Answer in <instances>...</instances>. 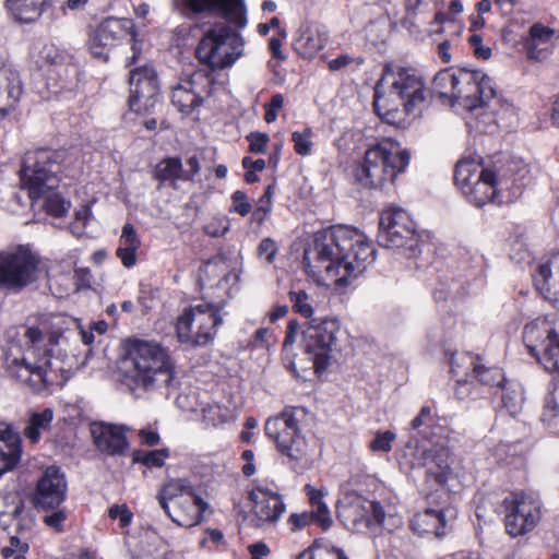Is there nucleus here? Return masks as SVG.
<instances>
[{
	"label": "nucleus",
	"mask_w": 559,
	"mask_h": 559,
	"mask_svg": "<svg viewBox=\"0 0 559 559\" xmlns=\"http://www.w3.org/2000/svg\"><path fill=\"white\" fill-rule=\"evenodd\" d=\"M376 250L358 229L333 226L318 231L305 250V269L318 284L345 287L374 260Z\"/></svg>",
	"instance_id": "f257e3e1"
},
{
	"label": "nucleus",
	"mask_w": 559,
	"mask_h": 559,
	"mask_svg": "<svg viewBox=\"0 0 559 559\" xmlns=\"http://www.w3.org/2000/svg\"><path fill=\"white\" fill-rule=\"evenodd\" d=\"M518 164L504 156L487 165L463 159L456 164L454 180L466 199L475 206L492 202L511 203L521 194L513 178Z\"/></svg>",
	"instance_id": "f03ea898"
},
{
	"label": "nucleus",
	"mask_w": 559,
	"mask_h": 559,
	"mask_svg": "<svg viewBox=\"0 0 559 559\" xmlns=\"http://www.w3.org/2000/svg\"><path fill=\"white\" fill-rule=\"evenodd\" d=\"M173 380L174 364L164 347L138 338L127 341L121 383L131 394L139 397L162 390Z\"/></svg>",
	"instance_id": "7ed1b4c3"
},
{
	"label": "nucleus",
	"mask_w": 559,
	"mask_h": 559,
	"mask_svg": "<svg viewBox=\"0 0 559 559\" xmlns=\"http://www.w3.org/2000/svg\"><path fill=\"white\" fill-rule=\"evenodd\" d=\"M409 159L408 151L397 141L384 139L366 151L362 163L356 169L357 180L365 187H381L405 171Z\"/></svg>",
	"instance_id": "20e7f679"
},
{
	"label": "nucleus",
	"mask_w": 559,
	"mask_h": 559,
	"mask_svg": "<svg viewBox=\"0 0 559 559\" xmlns=\"http://www.w3.org/2000/svg\"><path fill=\"white\" fill-rule=\"evenodd\" d=\"M64 152L50 148L27 151L20 169L21 188L35 203L51 189H57L60 182L61 164Z\"/></svg>",
	"instance_id": "39448f33"
},
{
	"label": "nucleus",
	"mask_w": 559,
	"mask_h": 559,
	"mask_svg": "<svg viewBox=\"0 0 559 559\" xmlns=\"http://www.w3.org/2000/svg\"><path fill=\"white\" fill-rule=\"evenodd\" d=\"M62 338V335L58 332L47 333L38 326L24 328L25 349L33 354L43 355L40 362L33 365L29 373L27 386L33 391L40 392L59 383L60 373L64 371V367L52 358Z\"/></svg>",
	"instance_id": "423d86ee"
},
{
	"label": "nucleus",
	"mask_w": 559,
	"mask_h": 559,
	"mask_svg": "<svg viewBox=\"0 0 559 559\" xmlns=\"http://www.w3.org/2000/svg\"><path fill=\"white\" fill-rule=\"evenodd\" d=\"M224 306V302L203 301L185 308L176 321L179 342L194 347L213 342L223 324Z\"/></svg>",
	"instance_id": "0eeeda50"
},
{
	"label": "nucleus",
	"mask_w": 559,
	"mask_h": 559,
	"mask_svg": "<svg viewBox=\"0 0 559 559\" xmlns=\"http://www.w3.org/2000/svg\"><path fill=\"white\" fill-rule=\"evenodd\" d=\"M156 498L165 513L179 526L192 527L199 524L207 509V503L185 478L168 480Z\"/></svg>",
	"instance_id": "6e6552de"
},
{
	"label": "nucleus",
	"mask_w": 559,
	"mask_h": 559,
	"mask_svg": "<svg viewBox=\"0 0 559 559\" xmlns=\"http://www.w3.org/2000/svg\"><path fill=\"white\" fill-rule=\"evenodd\" d=\"M44 273L40 255L19 245L0 252V288L19 294L39 281Z\"/></svg>",
	"instance_id": "1a4fd4ad"
},
{
	"label": "nucleus",
	"mask_w": 559,
	"mask_h": 559,
	"mask_svg": "<svg viewBox=\"0 0 559 559\" xmlns=\"http://www.w3.org/2000/svg\"><path fill=\"white\" fill-rule=\"evenodd\" d=\"M245 40L239 33L225 23H217L206 31L197 47L201 63L214 70L231 67L242 55Z\"/></svg>",
	"instance_id": "9d476101"
},
{
	"label": "nucleus",
	"mask_w": 559,
	"mask_h": 559,
	"mask_svg": "<svg viewBox=\"0 0 559 559\" xmlns=\"http://www.w3.org/2000/svg\"><path fill=\"white\" fill-rule=\"evenodd\" d=\"M340 324L335 319L313 318L302 329V347L313 362L317 373L322 372L331 362L337 347Z\"/></svg>",
	"instance_id": "9b49d317"
},
{
	"label": "nucleus",
	"mask_w": 559,
	"mask_h": 559,
	"mask_svg": "<svg viewBox=\"0 0 559 559\" xmlns=\"http://www.w3.org/2000/svg\"><path fill=\"white\" fill-rule=\"evenodd\" d=\"M295 407L285 408L278 416L269 418L265 423V433L277 447L282 455L292 461L307 460L311 449L306 438L300 433Z\"/></svg>",
	"instance_id": "f8f14e48"
},
{
	"label": "nucleus",
	"mask_w": 559,
	"mask_h": 559,
	"mask_svg": "<svg viewBox=\"0 0 559 559\" xmlns=\"http://www.w3.org/2000/svg\"><path fill=\"white\" fill-rule=\"evenodd\" d=\"M450 450L447 445L432 441L412 439L405 447L402 459L411 468H426L428 478L444 485L451 473Z\"/></svg>",
	"instance_id": "ddd939ff"
},
{
	"label": "nucleus",
	"mask_w": 559,
	"mask_h": 559,
	"mask_svg": "<svg viewBox=\"0 0 559 559\" xmlns=\"http://www.w3.org/2000/svg\"><path fill=\"white\" fill-rule=\"evenodd\" d=\"M542 500L534 492H511L502 501L507 533L518 537L532 532L542 519Z\"/></svg>",
	"instance_id": "4468645a"
},
{
	"label": "nucleus",
	"mask_w": 559,
	"mask_h": 559,
	"mask_svg": "<svg viewBox=\"0 0 559 559\" xmlns=\"http://www.w3.org/2000/svg\"><path fill=\"white\" fill-rule=\"evenodd\" d=\"M378 242L390 249H404L408 257H415L418 239L409 215L400 207H391L381 213Z\"/></svg>",
	"instance_id": "2eb2a0df"
},
{
	"label": "nucleus",
	"mask_w": 559,
	"mask_h": 559,
	"mask_svg": "<svg viewBox=\"0 0 559 559\" xmlns=\"http://www.w3.org/2000/svg\"><path fill=\"white\" fill-rule=\"evenodd\" d=\"M496 96V88L490 78L479 70L467 68L456 69V81L453 87L451 106H460L473 111L487 106Z\"/></svg>",
	"instance_id": "dca6fc26"
},
{
	"label": "nucleus",
	"mask_w": 559,
	"mask_h": 559,
	"mask_svg": "<svg viewBox=\"0 0 559 559\" xmlns=\"http://www.w3.org/2000/svg\"><path fill=\"white\" fill-rule=\"evenodd\" d=\"M523 342L546 370L559 372V335L547 320H535L526 324Z\"/></svg>",
	"instance_id": "f3484780"
},
{
	"label": "nucleus",
	"mask_w": 559,
	"mask_h": 559,
	"mask_svg": "<svg viewBox=\"0 0 559 559\" xmlns=\"http://www.w3.org/2000/svg\"><path fill=\"white\" fill-rule=\"evenodd\" d=\"M385 81L391 82V92L403 100L404 109L408 115L421 108L426 100L425 85L415 70L399 68L394 71L385 67L378 85Z\"/></svg>",
	"instance_id": "a211bd4d"
},
{
	"label": "nucleus",
	"mask_w": 559,
	"mask_h": 559,
	"mask_svg": "<svg viewBox=\"0 0 559 559\" xmlns=\"http://www.w3.org/2000/svg\"><path fill=\"white\" fill-rule=\"evenodd\" d=\"M68 481L63 471L56 465L46 467L32 495V503L37 510L48 512L60 507L67 499Z\"/></svg>",
	"instance_id": "6ab92c4d"
},
{
	"label": "nucleus",
	"mask_w": 559,
	"mask_h": 559,
	"mask_svg": "<svg viewBox=\"0 0 559 559\" xmlns=\"http://www.w3.org/2000/svg\"><path fill=\"white\" fill-rule=\"evenodd\" d=\"M129 35L132 38L135 35L132 20L107 17L90 35V51L94 57L107 60L110 49Z\"/></svg>",
	"instance_id": "aec40b11"
},
{
	"label": "nucleus",
	"mask_w": 559,
	"mask_h": 559,
	"mask_svg": "<svg viewBox=\"0 0 559 559\" xmlns=\"http://www.w3.org/2000/svg\"><path fill=\"white\" fill-rule=\"evenodd\" d=\"M214 88L212 72L195 71L188 80L173 88L171 103L183 114H190L203 104L205 96H211Z\"/></svg>",
	"instance_id": "412c9836"
},
{
	"label": "nucleus",
	"mask_w": 559,
	"mask_h": 559,
	"mask_svg": "<svg viewBox=\"0 0 559 559\" xmlns=\"http://www.w3.org/2000/svg\"><path fill=\"white\" fill-rule=\"evenodd\" d=\"M158 80L152 67H142L130 72V109L135 112H146L158 100Z\"/></svg>",
	"instance_id": "4be33fe9"
},
{
	"label": "nucleus",
	"mask_w": 559,
	"mask_h": 559,
	"mask_svg": "<svg viewBox=\"0 0 559 559\" xmlns=\"http://www.w3.org/2000/svg\"><path fill=\"white\" fill-rule=\"evenodd\" d=\"M178 8L186 15L219 14L238 27H243L247 23L242 0H179Z\"/></svg>",
	"instance_id": "5701e85b"
},
{
	"label": "nucleus",
	"mask_w": 559,
	"mask_h": 559,
	"mask_svg": "<svg viewBox=\"0 0 559 559\" xmlns=\"http://www.w3.org/2000/svg\"><path fill=\"white\" fill-rule=\"evenodd\" d=\"M341 515L352 524L353 530L360 531L382 526L385 511L379 502L357 497L344 507Z\"/></svg>",
	"instance_id": "b1692460"
},
{
	"label": "nucleus",
	"mask_w": 559,
	"mask_h": 559,
	"mask_svg": "<svg viewBox=\"0 0 559 559\" xmlns=\"http://www.w3.org/2000/svg\"><path fill=\"white\" fill-rule=\"evenodd\" d=\"M455 511L451 508H428L413 516L411 528L419 536L433 535L440 538L445 535V527L449 521L455 518Z\"/></svg>",
	"instance_id": "393cba45"
},
{
	"label": "nucleus",
	"mask_w": 559,
	"mask_h": 559,
	"mask_svg": "<svg viewBox=\"0 0 559 559\" xmlns=\"http://www.w3.org/2000/svg\"><path fill=\"white\" fill-rule=\"evenodd\" d=\"M253 503L254 526L260 527L264 523L276 522L285 511V504L280 495L266 489L255 488L250 492Z\"/></svg>",
	"instance_id": "a878e982"
},
{
	"label": "nucleus",
	"mask_w": 559,
	"mask_h": 559,
	"mask_svg": "<svg viewBox=\"0 0 559 559\" xmlns=\"http://www.w3.org/2000/svg\"><path fill=\"white\" fill-rule=\"evenodd\" d=\"M22 93L19 73L8 64L7 58L0 55V118L15 108Z\"/></svg>",
	"instance_id": "bb28decb"
},
{
	"label": "nucleus",
	"mask_w": 559,
	"mask_h": 559,
	"mask_svg": "<svg viewBox=\"0 0 559 559\" xmlns=\"http://www.w3.org/2000/svg\"><path fill=\"white\" fill-rule=\"evenodd\" d=\"M329 40V31L317 23H302L294 38L295 51L304 58H312Z\"/></svg>",
	"instance_id": "cd10ccee"
},
{
	"label": "nucleus",
	"mask_w": 559,
	"mask_h": 559,
	"mask_svg": "<svg viewBox=\"0 0 559 559\" xmlns=\"http://www.w3.org/2000/svg\"><path fill=\"white\" fill-rule=\"evenodd\" d=\"M91 433L96 448L108 455L123 454L128 448V441L121 426L94 423Z\"/></svg>",
	"instance_id": "c85d7f7f"
},
{
	"label": "nucleus",
	"mask_w": 559,
	"mask_h": 559,
	"mask_svg": "<svg viewBox=\"0 0 559 559\" xmlns=\"http://www.w3.org/2000/svg\"><path fill=\"white\" fill-rule=\"evenodd\" d=\"M140 247L141 240L134 226L130 223L124 224L119 238V246L116 250V255L124 267L130 269L135 265L138 260L136 252Z\"/></svg>",
	"instance_id": "c756f323"
},
{
	"label": "nucleus",
	"mask_w": 559,
	"mask_h": 559,
	"mask_svg": "<svg viewBox=\"0 0 559 559\" xmlns=\"http://www.w3.org/2000/svg\"><path fill=\"white\" fill-rule=\"evenodd\" d=\"M5 4L16 20L32 23L50 5V0H5Z\"/></svg>",
	"instance_id": "7c9ffc66"
},
{
	"label": "nucleus",
	"mask_w": 559,
	"mask_h": 559,
	"mask_svg": "<svg viewBox=\"0 0 559 559\" xmlns=\"http://www.w3.org/2000/svg\"><path fill=\"white\" fill-rule=\"evenodd\" d=\"M554 35V29L543 24L536 23L531 26L530 38L526 41L528 58L537 61L546 59L550 50L548 48H539V45L550 43Z\"/></svg>",
	"instance_id": "2f4dec72"
},
{
	"label": "nucleus",
	"mask_w": 559,
	"mask_h": 559,
	"mask_svg": "<svg viewBox=\"0 0 559 559\" xmlns=\"http://www.w3.org/2000/svg\"><path fill=\"white\" fill-rule=\"evenodd\" d=\"M461 360H464L469 364V366L473 367L472 369V376L483 384L486 385H497L499 388L502 386V384L507 381L504 378V374L500 368L492 367V368H486L485 366L480 364H476L474 361V358L469 355H464L461 357Z\"/></svg>",
	"instance_id": "473e14b6"
},
{
	"label": "nucleus",
	"mask_w": 559,
	"mask_h": 559,
	"mask_svg": "<svg viewBox=\"0 0 559 559\" xmlns=\"http://www.w3.org/2000/svg\"><path fill=\"white\" fill-rule=\"evenodd\" d=\"M154 177L160 182L171 185L177 180H182V164L180 158L168 157L157 163L154 170Z\"/></svg>",
	"instance_id": "72a5a7b5"
},
{
	"label": "nucleus",
	"mask_w": 559,
	"mask_h": 559,
	"mask_svg": "<svg viewBox=\"0 0 559 559\" xmlns=\"http://www.w3.org/2000/svg\"><path fill=\"white\" fill-rule=\"evenodd\" d=\"M52 419L53 412L50 408H45L40 413H33L24 429L25 437L36 443L40 439L41 432L49 428Z\"/></svg>",
	"instance_id": "f704fd0d"
},
{
	"label": "nucleus",
	"mask_w": 559,
	"mask_h": 559,
	"mask_svg": "<svg viewBox=\"0 0 559 559\" xmlns=\"http://www.w3.org/2000/svg\"><path fill=\"white\" fill-rule=\"evenodd\" d=\"M456 81V69H445L439 71L432 81L433 92L444 102L451 105L453 87Z\"/></svg>",
	"instance_id": "c9c22d12"
},
{
	"label": "nucleus",
	"mask_w": 559,
	"mask_h": 559,
	"mask_svg": "<svg viewBox=\"0 0 559 559\" xmlns=\"http://www.w3.org/2000/svg\"><path fill=\"white\" fill-rule=\"evenodd\" d=\"M309 497L313 512L317 513V522L323 530H328L332 524V518L328 506L322 501L323 493L320 490L312 488L310 485L305 487Z\"/></svg>",
	"instance_id": "e433bc0d"
},
{
	"label": "nucleus",
	"mask_w": 559,
	"mask_h": 559,
	"mask_svg": "<svg viewBox=\"0 0 559 559\" xmlns=\"http://www.w3.org/2000/svg\"><path fill=\"white\" fill-rule=\"evenodd\" d=\"M227 263L219 258L205 262L199 271V281L202 286L210 285L213 280L226 276Z\"/></svg>",
	"instance_id": "4c0bfd02"
},
{
	"label": "nucleus",
	"mask_w": 559,
	"mask_h": 559,
	"mask_svg": "<svg viewBox=\"0 0 559 559\" xmlns=\"http://www.w3.org/2000/svg\"><path fill=\"white\" fill-rule=\"evenodd\" d=\"M500 389L502 391L501 400L503 406L510 413H515L521 407L524 400L521 385L507 380Z\"/></svg>",
	"instance_id": "58836bf2"
},
{
	"label": "nucleus",
	"mask_w": 559,
	"mask_h": 559,
	"mask_svg": "<svg viewBox=\"0 0 559 559\" xmlns=\"http://www.w3.org/2000/svg\"><path fill=\"white\" fill-rule=\"evenodd\" d=\"M39 200L44 201L43 206L50 215L61 217L63 216L69 207L70 203L67 202L61 195L56 191V189H51L48 193H45Z\"/></svg>",
	"instance_id": "ea45409f"
},
{
	"label": "nucleus",
	"mask_w": 559,
	"mask_h": 559,
	"mask_svg": "<svg viewBox=\"0 0 559 559\" xmlns=\"http://www.w3.org/2000/svg\"><path fill=\"white\" fill-rule=\"evenodd\" d=\"M559 418V382L548 392L545 397L542 420L549 426Z\"/></svg>",
	"instance_id": "a19ab883"
},
{
	"label": "nucleus",
	"mask_w": 559,
	"mask_h": 559,
	"mask_svg": "<svg viewBox=\"0 0 559 559\" xmlns=\"http://www.w3.org/2000/svg\"><path fill=\"white\" fill-rule=\"evenodd\" d=\"M289 299L293 302V308L296 312L300 313L305 318L312 317L314 310L310 301V297L305 290H292L289 293Z\"/></svg>",
	"instance_id": "79ce46f5"
},
{
	"label": "nucleus",
	"mask_w": 559,
	"mask_h": 559,
	"mask_svg": "<svg viewBox=\"0 0 559 559\" xmlns=\"http://www.w3.org/2000/svg\"><path fill=\"white\" fill-rule=\"evenodd\" d=\"M169 455L168 450H155L150 452H135L133 456L134 462L142 463L148 467H162L165 464V459Z\"/></svg>",
	"instance_id": "37998d69"
},
{
	"label": "nucleus",
	"mask_w": 559,
	"mask_h": 559,
	"mask_svg": "<svg viewBox=\"0 0 559 559\" xmlns=\"http://www.w3.org/2000/svg\"><path fill=\"white\" fill-rule=\"evenodd\" d=\"M21 459V448L0 447V477L12 471Z\"/></svg>",
	"instance_id": "c03bdc74"
},
{
	"label": "nucleus",
	"mask_w": 559,
	"mask_h": 559,
	"mask_svg": "<svg viewBox=\"0 0 559 559\" xmlns=\"http://www.w3.org/2000/svg\"><path fill=\"white\" fill-rule=\"evenodd\" d=\"M32 366L33 364L27 362L24 358L13 359L8 366V372L12 378L27 385Z\"/></svg>",
	"instance_id": "a18cd8bd"
},
{
	"label": "nucleus",
	"mask_w": 559,
	"mask_h": 559,
	"mask_svg": "<svg viewBox=\"0 0 559 559\" xmlns=\"http://www.w3.org/2000/svg\"><path fill=\"white\" fill-rule=\"evenodd\" d=\"M50 513H47L43 518V522L45 525H47L49 528L53 530L57 533H61L64 530V522L69 518V512L64 508H57L53 510H50Z\"/></svg>",
	"instance_id": "49530a36"
},
{
	"label": "nucleus",
	"mask_w": 559,
	"mask_h": 559,
	"mask_svg": "<svg viewBox=\"0 0 559 559\" xmlns=\"http://www.w3.org/2000/svg\"><path fill=\"white\" fill-rule=\"evenodd\" d=\"M396 435L391 431H378L374 438L369 443V449L372 452H390L392 450V442L395 440Z\"/></svg>",
	"instance_id": "de8ad7c7"
},
{
	"label": "nucleus",
	"mask_w": 559,
	"mask_h": 559,
	"mask_svg": "<svg viewBox=\"0 0 559 559\" xmlns=\"http://www.w3.org/2000/svg\"><path fill=\"white\" fill-rule=\"evenodd\" d=\"M229 417V411L219 405H207L203 408V419L207 425L217 426L225 423Z\"/></svg>",
	"instance_id": "09e8293b"
},
{
	"label": "nucleus",
	"mask_w": 559,
	"mask_h": 559,
	"mask_svg": "<svg viewBox=\"0 0 559 559\" xmlns=\"http://www.w3.org/2000/svg\"><path fill=\"white\" fill-rule=\"evenodd\" d=\"M312 130L307 128L302 132L295 131L292 135L295 151L298 155L306 156L312 148Z\"/></svg>",
	"instance_id": "8fccbe9b"
},
{
	"label": "nucleus",
	"mask_w": 559,
	"mask_h": 559,
	"mask_svg": "<svg viewBox=\"0 0 559 559\" xmlns=\"http://www.w3.org/2000/svg\"><path fill=\"white\" fill-rule=\"evenodd\" d=\"M312 522H317V513H314L313 511L293 513L288 518V524L290 525V530L293 532L301 531L302 528L310 525Z\"/></svg>",
	"instance_id": "3c124183"
},
{
	"label": "nucleus",
	"mask_w": 559,
	"mask_h": 559,
	"mask_svg": "<svg viewBox=\"0 0 559 559\" xmlns=\"http://www.w3.org/2000/svg\"><path fill=\"white\" fill-rule=\"evenodd\" d=\"M108 516L118 520L120 527L124 528L131 523L133 514L127 504H114L108 510Z\"/></svg>",
	"instance_id": "603ef678"
},
{
	"label": "nucleus",
	"mask_w": 559,
	"mask_h": 559,
	"mask_svg": "<svg viewBox=\"0 0 559 559\" xmlns=\"http://www.w3.org/2000/svg\"><path fill=\"white\" fill-rule=\"evenodd\" d=\"M0 447L20 448L21 439L10 425L0 423Z\"/></svg>",
	"instance_id": "864d4df0"
},
{
	"label": "nucleus",
	"mask_w": 559,
	"mask_h": 559,
	"mask_svg": "<svg viewBox=\"0 0 559 559\" xmlns=\"http://www.w3.org/2000/svg\"><path fill=\"white\" fill-rule=\"evenodd\" d=\"M233 206L230 209L231 212H236L241 216H247L252 206L247 200V195L245 192L237 190L231 194Z\"/></svg>",
	"instance_id": "5fc2aeb1"
},
{
	"label": "nucleus",
	"mask_w": 559,
	"mask_h": 559,
	"mask_svg": "<svg viewBox=\"0 0 559 559\" xmlns=\"http://www.w3.org/2000/svg\"><path fill=\"white\" fill-rule=\"evenodd\" d=\"M40 59L47 64H60L64 61L66 56L55 45H44L40 50Z\"/></svg>",
	"instance_id": "6e6d98bb"
},
{
	"label": "nucleus",
	"mask_w": 559,
	"mask_h": 559,
	"mask_svg": "<svg viewBox=\"0 0 559 559\" xmlns=\"http://www.w3.org/2000/svg\"><path fill=\"white\" fill-rule=\"evenodd\" d=\"M551 277V269L549 263H543L538 265L537 274L534 277V283L537 289L542 292L550 293V287L548 284L549 278Z\"/></svg>",
	"instance_id": "4d7b16f0"
},
{
	"label": "nucleus",
	"mask_w": 559,
	"mask_h": 559,
	"mask_svg": "<svg viewBox=\"0 0 559 559\" xmlns=\"http://www.w3.org/2000/svg\"><path fill=\"white\" fill-rule=\"evenodd\" d=\"M247 140L250 144V152L258 154L264 152V148L269 142V135L261 132H251L247 135Z\"/></svg>",
	"instance_id": "13d9d810"
},
{
	"label": "nucleus",
	"mask_w": 559,
	"mask_h": 559,
	"mask_svg": "<svg viewBox=\"0 0 559 559\" xmlns=\"http://www.w3.org/2000/svg\"><path fill=\"white\" fill-rule=\"evenodd\" d=\"M277 252V247L271 238L263 239L258 247V255L271 263Z\"/></svg>",
	"instance_id": "bf43d9fd"
},
{
	"label": "nucleus",
	"mask_w": 559,
	"mask_h": 559,
	"mask_svg": "<svg viewBox=\"0 0 559 559\" xmlns=\"http://www.w3.org/2000/svg\"><path fill=\"white\" fill-rule=\"evenodd\" d=\"M204 230L212 237H222L228 230V224L223 218H215L205 225Z\"/></svg>",
	"instance_id": "052dcab7"
},
{
	"label": "nucleus",
	"mask_w": 559,
	"mask_h": 559,
	"mask_svg": "<svg viewBox=\"0 0 559 559\" xmlns=\"http://www.w3.org/2000/svg\"><path fill=\"white\" fill-rule=\"evenodd\" d=\"M432 421V411L429 406H424L419 414L412 420L411 426L417 430L423 426L428 425Z\"/></svg>",
	"instance_id": "680f3d73"
},
{
	"label": "nucleus",
	"mask_w": 559,
	"mask_h": 559,
	"mask_svg": "<svg viewBox=\"0 0 559 559\" xmlns=\"http://www.w3.org/2000/svg\"><path fill=\"white\" fill-rule=\"evenodd\" d=\"M200 171V163L197 156H192L186 162V167H182V180L189 181Z\"/></svg>",
	"instance_id": "e2e57ef3"
},
{
	"label": "nucleus",
	"mask_w": 559,
	"mask_h": 559,
	"mask_svg": "<svg viewBox=\"0 0 559 559\" xmlns=\"http://www.w3.org/2000/svg\"><path fill=\"white\" fill-rule=\"evenodd\" d=\"M318 559H348L342 549L317 547Z\"/></svg>",
	"instance_id": "0e129e2a"
},
{
	"label": "nucleus",
	"mask_w": 559,
	"mask_h": 559,
	"mask_svg": "<svg viewBox=\"0 0 559 559\" xmlns=\"http://www.w3.org/2000/svg\"><path fill=\"white\" fill-rule=\"evenodd\" d=\"M272 186H269L264 193L260 197L257 207L259 212H263L264 214H269L272 210Z\"/></svg>",
	"instance_id": "69168bd1"
},
{
	"label": "nucleus",
	"mask_w": 559,
	"mask_h": 559,
	"mask_svg": "<svg viewBox=\"0 0 559 559\" xmlns=\"http://www.w3.org/2000/svg\"><path fill=\"white\" fill-rule=\"evenodd\" d=\"M241 457L243 461H246V464L242 467V473L246 476H251L255 473V466L253 464L254 453L251 450H245L241 454Z\"/></svg>",
	"instance_id": "338daca9"
},
{
	"label": "nucleus",
	"mask_w": 559,
	"mask_h": 559,
	"mask_svg": "<svg viewBox=\"0 0 559 559\" xmlns=\"http://www.w3.org/2000/svg\"><path fill=\"white\" fill-rule=\"evenodd\" d=\"M248 549L251 555V559H262L263 557L267 556L270 552L267 546L263 543H257V544L250 545L248 547Z\"/></svg>",
	"instance_id": "774afa93"
}]
</instances>
